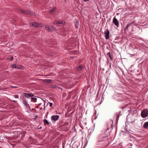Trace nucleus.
<instances>
[{
  "label": "nucleus",
  "instance_id": "obj_1",
  "mask_svg": "<svg viewBox=\"0 0 148 148\" xmlns=\"http://www.w3.org/2000/svg\"><path fill=\"white\" fill-rule=\"evenodd\" d=\"M45 28L46 30L49 32H52L56 30V28L51 25H46Z\"/></svg>",
  "mask_w": 148,
  "mask_h": 148
},
{
  "label": "nucleus",
  "instance_id": "obj_2",
  "mask_svg": "<svg viewBox=\"0 0 148 148\" xmlns=\"http://www.w3.org/2000/svg\"><path fill=\"white\" fill-rule=\"evenodd\" d=\"M42 104H45L44 101L40 97H38L37 101L36 102V104L40 106Z\"/></svg>",
  "mask_w": 148,
  "mask_h": 148
},
{
  "label": "nucleus",
  "instance_id": "obj_3",
  "mask_svg": "<svg viewBox=\"0 0 148 148\" xmlns=\"http://www.w3.org/2000/svg\"><path fill=\"white\" fill-rule=\"evenodd\" d=\"M41 24L38 22H32L30 23L31 26L34 27H39L41 26Z\"/></svg>",
  "mask_w": 148,
  "mask_h": 148
},
{
  "label": "nucleus",
  "instance_id": "obj_4",
  "mask_svg": "<svg viewBox=\"0 0 148 148\" xmlns=\"http://www.w3.org/2000/svg\"><path fill=\"white\" fill-rule=\"evenodd\" d=\"M148 115V111L146 110H144L141 113V116L143 118L147 117Z\"/></svg>",
  "mask_w": 148,
  "mask_h": 148
},
{
  "label": "nucleus",
  "instance_id": "obj_5",
  "mask_svg": "<svg viewBox=\"0 0 148 148\" xmlns=\"http://www.w3.org/2000/svg\"><path fill=\"white\" fill-rule=\"evenodd\" d=\"M22 12L23 14H28L30 15H34V13L32 12L27 10H23V11H22Z\"/></svg>",
  "mask_w": 148,
  "mask_h": 148
},
{
  "label": "nucleus",
  "instance_id": "obj_6",
  "mask_svg": "<svg viewBox=\"0 0 148 148\" xmlns=\"http://www.w3.org/2000/svg\"><path fill=\"white\" fill-rule=\"evenodd\" d=\"M104 34L105 35V38L106 39H108L109 37L110 32L108 29L105 30Z\"/></svg>",
  "mask_w": 148,
  "mask_h": 148
},
{
  "label": "nucleus",
  "instance_id": "obj_7",
  "mask_svg": "<svg viewBox=\"0 0 148 148\" xmlns=\"http://www.w3.org/2000/svg\"><path fill=\"white\" fill-rule=\"evenodd\" d=\"M59 116L58 115H53L51 117V119L52 121H55L58 120Z\"/></svg>",
  "mask_w": 148,
  "mask_h": 148
},
{
  "label": "nucleus",
  "instance_id": "obj_8",
  "mask_svg": "<svg viewBox=\"0 0 148 148\" xmlns=\"http://www.w3.org/2000/svg\"><path fill=\"white\" fill-rule=\"evenodd\" d=\"M113 23L117 27H118L119 26V22L117 19L115 17L113 19Z\"/></svg>",
  "mask_w": 148,
  "mask_h": 148
},
{
  "label": "nucleus",
  "instance_id": "obj_9",
  "mask_svg": "<svg viewBox=\"0 0 148 148\" xmlns=\"http://www.w3.org/2000/svg\"><path fill=\"white\" fill-rule=\"evenodd\" d=\"M23 96L26 98H29L31 97L34 96V95L31 93H25L23 94Z\"/></svg>",
  "mask_w": 148,
  "mask_h": 148
},
{
  "label": "nucleus",
  "instance_id": "obj_10",
  "mask_svg": "<svg viewBox=\"0 0 148 148\" xmlns=\"http://www.w3.org/2000/svg\"><path fill=\"white\" fill-rule=\"evenodd\" d=\"M12 68H17L19 69H21L23 68V66H21L18 67V65L16 64H14L12 65Z\"/></svg>",
  "mask_w": 148,
  "mask_h": 148
},
{
  "label": "nucleus",
  "instance_id": "obj_11",
  "mask_svg": "<svg viewBox=\"0 0 148 148\" xmlns=\"http://www.w3.org/2000/svg\"><path fill=\"white\" fill-rule=\"evenodd\" d=\"M64 22L63 21H59L57 22H56L54 23V25H58V24H64Z\"/></svg>",
  "mask_w": 148,
  "mask_h": 148
},
{
  "label": "nucleus",
  "instance_id": "obj_12",
  "mask_svg": "<svg viewBox=\"0 0 148 148\" xmlns=\"http://www.w3.org/2000/svg\"><path fill=\"white\" fill-rule=\"evenodd\" d=\"M107 55L108 56V57L110 58L111 60H112L113 59L112 57V54L111 52H108L107 53Z\"/></svg>",
  "mask_w": 148,
  "mask_h": 148
},
{
  "label": "nucleus",
  "instance_id": "obj_13",
  "mask_svg": "<svg viewBox=\"0 0 148 148\" xmlns=\"http://www.w3.org/2000/svg\"><path fill=\"white\" fill-rule=\"evenodd\" d=\"M143 127L145 129H148V122H146L144 123Z\"/></svg>",
  "mask_w": 148,
  "mask_h": 148
},
{
  "label": "nucleus",
  "instance_id": "obj_14",
  "mask_svg": "<svg viewBox=\"0 0 148 148\" xmlns=\"http://www.w3.org/2000/svg\"><path fill=\"white\" fill-rule=\"evenodd\" d=\"M79 21L77 20H76L75 21V27L76 28H78V26H79Z\"/></svg>",
  "mask_w": 148,
  "mask_h": 148
},
{
  "label": "nucleus",
  "instance_id": "obj_15",
  "mask_svg": "<svg viewBox=\"0 0 148 148\" xmlns=\"http://www.w3.org/2000/svg\"><path fill=\"white\" fill-rule=\"evenodd\" d=\"M43 122L45 125H48L49 124L48 121L46 119H44L43 120Z\"/></svg>",
  "mask_w": 148,
  "mask_h": 148
},
{
  "label": "nucleus",
  "instance_id": "obj_16",
  "mask_svg": "<svg viewBox=\"0 0 148 148\" xmlns=\"http://www.w3.org/2000/svg\"><path fill=\"white\" fill-rule=\"evenodd\" d=\"M37 98H36V97H33L31 98L32 101L36 103V101H37Z\"/></svg>",
  "mask_w": 148,
  "mask_h": 148
},
{
  "label": "nucleus",
  "instance_id": "obj_17",
  "mask_svg": "<svg viewBox=\"0 0 148 148\" xmlns=\"http://www.w3.org/2000/svg\"><path fill=\"white\" fill-rule=\"evenodd\" d=\"M52 80L51 79H46L45 80V83L47 82L49 83H51Z\"/></svg>",
  "mask_w": 148,
  "mask_h": 148
},
{
  "label": "nucleus",
  "instance_id": "obj_18",
  "mask_svg": "<svg viewBox=\"0 0 148 148\" xmlns=\"http://www.w3.org/2000/svg\"><path fill=\"white\" fill-rule=\"evenodd\" d=\"M17 11L18 12L21 13H22L23 12H22V11H23V10H21V9H17Z\"/></svg>",
  "mask_w": 148,
  "mask_h": 148
},
{
  "label": "nucleus",
  "instance_id": "obj_19",
  "mask_svg": "<svg viewBox=\"0 0 148 148\" xmlns=\"http://www.w3.org/2000/svg\"><path fill=\"white\" fill-rule=\"evenodd\" d=\"M56 9V8H54L51 10L50 12L51 13H53L55 11Z\"/></svg>",
  "mask_w": 148,
  "mask_h": 148
},
{
  "label": "nucleus",
  "instance_id": "obj_20",
  "mask_svg": "<svg viewBox=\"0 0 148 148\" xmlns=\"http://www.w3.org/2000/svg\"><path fill=\"white\" fill-rule=\"evenodd\" d=\"M83 69V67L82 66H80L78 68V70L79 71H80Z\"/></svg>",
  "mask_w": 148,
  "mask_h": 148
},
{
  "label": "nucleus",
  "instance_id": "obj_21",
  "mask_svg": "<svg viewBox=\"0 0 148 148\" xmlns=\"http://www.w3.org/2000/svg\"><path fill=\"white\" fill-rule=\"evenodd\" d=\"M57 86L55 85H53L52 86V87L56 88H57Z\"/></svg>",
  "mask_w": 148,
  "mask_h": 148
},
{
  "label": "nucleus",
  "instance_id": "obj_22",
  "mask_svg": "<svg viewBox=\"0 0 148 148\" xmlns=\"http://www.w3.org/2000/svg\"><path fill=\"white\" fill-rule=\"evenodd\" d=\"M23 104L25 105L26 106L27 105V102L26 101H23Z\"/></svg>",
  "mask_w": 148,
  "mask_h": 148
},
{
  "label": "nucleus",
  "instance_id": "obj_23",
  "mask_svg": "<svg viewBox=\"0 0 148 148\" xmlns=\"http://www.w3.org/2000/svg\"><path fill=\"white\" fill-rule=\"evenodd\" d=\"M13 60V57L12 56L10 58V61H12V60Z\"/></svg>",
  "mask_w": 148,
  "mask_h": 148
},
{
  "label": "nucleus",
  "instance_id": "obj_24",
  "mask_svg": "<svg viewBox=\"0 0 148 148\" xmlns=\"http://www.w3.org/2000/svg\"><path fill=\"white\" fill-rule=\"evenodd\" d=\"M49 106H50L51 107L52 106V103L49 102Z\"/></svg>",
  "mask_w": 148,
  "mask_h": 148
},
{
  "label": "nucleus",
  "instance_id": "obj_25",
  "mask_svg": "<svg viewBox=\"0 0 148 148\" xmlns=\"http://www.w3.org/2000/svg\"><path fill=\"white\" fill-rule=\"evenodd\" d=\"M18 95H15V97L16 98H18Z\"/></svg>",
  "mask_w": 148,
  "mask_h": 148
},
{
  "label": "nucleus",
  "instance_id": "obj_26",
  "mask_svg": "<svg viewBox=\"0 0 148 148\" xmlns=\"http://www.w3.org/2000/svg\"><path fill=\"white\" fill-rule=\"evenodd\" d=\"M12 87L13 88H17V87L16 86H12Z\"/></svg>",
  "mask_w": 148,
  "mask_h": 148
},
{
  "label": "nucleus",
  "instance_id": "obj_27",
  "mask_svg": "<svg viewBox=\"0 0 148 148\" xmlns=\"http://www.w3.org/2000/svg\"><path fill=\"white\" fill-rule=\"evenodd\" d=\"M84 1L85 2H87V1H89V0H84Z\"/></svg>",
  "mask_w": 148,
  "mask_h": 148
},
{
  "label": "nucleus",
  "instance_id": "obj_28",
  "mask_svg": "<svg viewBox=\"0 0 148 148\" xmlns=\"http://www.w3.org/2000/svg\"><path fill=\"white\" fill-rule=\"evenodd\" d=\"M103 137L104 138H105L106 139H107V137H106V136H103Z\"/></svg>",
  "mask_w": 148,
  "mask_h": 148
},
{
  "label": "nucleus",
  "instance_id": "obj_29",
  "mask_svg": "<svg viewBox=\"0 0 148 148\" xmlns=\"http://www.w3.org/2000/svg\"><path fill=\"white\" fill-rule=\"evenodd\" d=\"M129 26V25H127V26H126V28H128V27Z\"/></svg>",
  "mask_w": 148,
  "mask_h": 148
},
{
  "label": "nucleus",
  "instance_id": "obj_30",
  "mask_svg": "<svg viewBox=\"0 0 148 148\" xmlns=\"http://www.w3.org/2000/svg\"><path fill=\"white\" fill-rule=\"evenodd\" d=\"M100 138H101V136H100V137H99V141H101V140H100Z\"/></svg>",
  "mask_w": 148,
  "mask_h": 148
},
{
  "label": "nucleus",
  "instance_id": "obj_31",
  "mask_svg": "<svg viewBox=\"0 0 148 148\" xmlns=\"http://www.w3.org/2000/svg\"><path fill=\"white\" fill-rule=\"evenodd\" d=\"M42 107L40 108V109H42Z\"/></svg>",
  "mask_w": 148,
  "mask_h": 148
},
{
  "label": "nucleus",
  "instance_id": "obj_32",
  "mask_svg": "<svg viewBox=\"0 0 148 148\" xmlns=\"http://www.w3.org/2000/svg\"><path fill=\"white\" fill-rule=\"evenodd\" d=\"M108 134H109V132H108V133H107V135H108Z\"/></svg>",
  "mask_w": 148,
  "mask_h": 148
},
{
  "label": "nucleus",
  "instance_id": "obj_33",
  "mask_svg": "<svg viewBox=\"0 0 148 148\" xmlns=\"http://www.w3.org/2000/svg\"><path fill=\"white\" fill-rule=\"evenodd\" d=\"M45 107L44 108V109H45Z\"/></svg>",
  "mask_w": 148,
  "mask_h": 148
}]
</instances>
